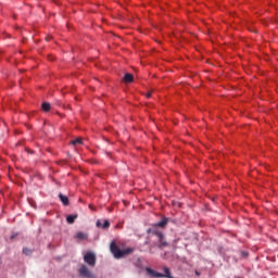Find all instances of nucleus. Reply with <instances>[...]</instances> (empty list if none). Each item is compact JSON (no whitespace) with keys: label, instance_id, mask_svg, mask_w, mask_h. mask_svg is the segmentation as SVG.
I'll return each instance as SVG.
<instances>
[{"label":"nucleus","instance_id":"1","mask_svg":"<svg viewBox=\"0 0 278 278\" xmlns=\"http://www.w3.org/2000/svg\"><path fill=\"white\" fill-rule=\"evenodd\" d=\"M111 249V253H113L114 257H116V260H121L127 255H131V253H134V249L128 248L125 250H121V248H118V245H116V242H111L110 245Z\"/></svg>","mask_w":278,"mask_h":278},{"label":"nucleus","instance_id":"2","mask_svg":"<svg viewBox=\"0 0 278 278\" xmlns=\"http://www.w3.org/2000/svg\"><path fill=\"white\" fill-rule=\"evenodd\" d=\"M163 270L165 274L162 273H157L154 269H152L151 267H147L146 271L148 273V275H150L151 278H175L173 276V274H170V269L168 267H163Z\"/></svg>","mask_w":278,"mask_h":278},{"label":"nucleus","instance_id":"3","mask_svg":"<svg viewBox=\"0 0 278 278\" xmlns=\"http://www.w3.org/2000/svg\"><path fill=\"white\" fill-rule=\"evenodd\" d=\"M78 273L80 277H84V278H96L94 274H92V271H90V269H88L86 265H81Z\"/></svg>","mask_w":278,"mask_h":278},{"label":"nucleus","instance_id":"4","mask_svg":"<svg viewBox=\"0 0 278 278\" xmlns=\"http://www.w3.org/2000/svg\"><path fill=\"white\" fill-rule=\"evenodd\" d=\"M84 261H85L86 264H88L89 266H94V265L97 264V256L94 255V253L88 252V253L84 256Z\"/></svg>","mask_w":278,"mask_h":278},{"label":"nucleus","instance_id":"5","mask_svg":"<svg viewBox=\"0 0 278 278\" xmlns=\"http://www.w3.org/2000/svg\"><path fill=\"white\" fill-rule=\"evenodd\" d=\"M157 240H159V249H164L166 247H168V242H166V239H164V232H159L156 235Z\"/></svg>","mask_w":278,"mask_h":278},{"label":"nucleus","instance_id":"6","mask_svg":"<svg viewBox=\"0 0 278 278\" xmlns=\"http://www.w3.org/2000/svg\"><path fill=\"white\" fill-rule=\"evenodd\" d=\"M162 230H160V227L153 224L148 230L147 233L150 236H157Z\"/></svg>","mask_w":278,"mask_h":278},{"label":"nucleus","instance_id":"7","mask_svg":"<svg viewBox=\"0 0 278 278\" xmlns=\"http://www.w3.org/2000/svg\"><path fill=\"white\" fill-rule=\"evenodd\" d=\"M156 227L164 229L166 227V225H168V218L167 217H162V219L154 224Z\"/></svg>","mask_w":278,"mask_h":278},{"label":"nucleus","instance_id":"8","mask_svg":"<svg viewBox=\"0 0 278 278\" xmlns=\"http://www.w3.org/2000/svg\"><path fill=\"white\" fill-rule=\"evenodd\" d=\"M123 80L125 81V84H131L134 81V75L126 73Z\"/></svg>","mask_w":278,"mask_h":278},{"label":"nucleus","instance_id":"9","mask_svg":"<svg viewBox=\"0 0 278 278\" xmlns=\"http://www.w3.org/2000/svg\"><path fill=\"white\" fill-rule=\"evenodd\" d=\"M97 227H101L102 229H109L110 228V220H104L102 224L101 220L97 222Z\"/></svg>","mask_w":278,"mask_h":278},{"label":"nucleus","instance_id":"10","mask_svg":"<svg viewBox=\"0 0 278 278\" xmlns=\"http://www.w3.org/2000/svg\"><path fill=\"white\" fill-rule=\"evenodd\" d=\"M59 199H60V201L63 203V205H68V197H66V195H64V194H62V193H60L59 194Z\"/></svg>","mask_w":278,"mask_h":278},{"label":"nucleus","instance_id":"11","mask_svg":"<svg viewBox=\"0 0 278 278\" xmlns=\"http://www.w3.org/2000/svg\"><path fill=\"white\" fill-rule=\"evenodd\" d=\"M41 109L43 110V112H50L51 111V103L49 102H43L41 104Z\"/></svg>","mask_w":278,"mask_h":278},{"label":"nucleus","instance_id":"12","mask_svg":"<svg viewBox=\"0 0 278 278\" xmlns=\"http://www.w3.org/2000/svg\"><path fill=\"white\" fill-rule=\"evenodd\" d=\"M71 144H74V147L77 144H84V139H81V137H78L77 139L72 140Z\"/></svg>","mask_w":278,"mask_h":278},{"label":"nucleus","instance_id":"13","mask_svg":"<svg viewBox=\"0 0 278 278\" xmlns=\"http://www.w3.org/2000/svg\"><path fill=\"white\" fill-rule=\"evenodd\" d=\"M77 218V215H68L66 217V220L70 225H73V223H75V219Z\"/></svg>","mask_w":278,"mask_h":278},{"label":"nucleus","instance_id":"14","mask_svg":"<svg viewBox=\"0 0 278 278\" xmlns=\"http://www.w3.org/2000/svg\"><path fill=\"white\" fill-rule=\"evenodd\" d=\"M76 238L78 240H86V238H88V235L84 233V232H77L76 233Z\"/></svg>","mask_w":278,"mask_h":278},{"label":"nucleus","instance_id":"15","mask_svg":"<svg viewBox=\"0 0 278 278\" xmlns=\"http://www.w3.org/2000/svg\"><path fill=\"white\" fill-rule=\"evenodd\" d=\"M23 253H24V255H31L33 251H31V249L24 248Z\"/></svg>","mask_w":278,"mask_h":278},{"label":"nucleus","instance_id":"16","mask_svg":"<svg viewBox=\"0 0 278 278\" xmlns=\"http://www.w3.org/2000/svg\"><path fill=\"white\" fill-rule=\"evenodd\" d=\"M241 255H242L243 257H249V252H241Z\"/></svg>","mask_w":278,"mask_h":278},{"label":"nucleus","instance_id":"17","mask_svg":"<svg viewBox=\"0 0 278 278\" xmlns=\"http://www.w3.org/2000/svg\"><path fill=\"white\" fill-rule=\"evenodd\" d=\"M146 97H147V99H151V92H148V93L146 94Z\"/></svg>","mask_w":278,"mask_h":278},{"label":"nucleus","instance_id":"18","mask_svg":"<svg viewBox=\"0 0 278 278\" xmlns=\"http://www.w3.org/2000/svg\"><path fill=\"white\" fill-rule=\"evenodd\" d=\"M16 236H18V233L12 235L11 240H14V238H16Z\"/></svg>","mask_w":278,"mask_h":278}]
</instances>
